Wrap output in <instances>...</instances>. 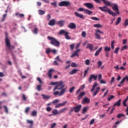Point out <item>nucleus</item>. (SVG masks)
<instances>
[{
    "label": "nucleus",
    "instance_id": "44",
    "mask_svg": "<svg viewBox=\"0 0 128 128\" xmlns=\"http://www.w3.org/2000/svg\"><path fill=\"white\" fill-rule=\"evenodd\" d=\"M16 16H18L20 18H24V14H20V13H18V12L16 14Z\"/></svg>",
    "mask_w": 128,
    "mask_h": 128
},
{
    "label": "nucleus",
    "instance_id": "2",
    "mask_svg": "<svg viewBox=\"0 0 128 128\" xmlns=\"http://www.w3.org/2000/svg\"><path fill=\"white\" fill-rule=\"evenodd\" d=\"M99 10H102V12H108L109 14L112 16H116V12L111 11L110 8H108L107 5H106L103 7H99Z\"/></svg>",
    "mask_w": 128,
    "mask_h": 128
},
{
    "label": "nucleus",
    "instance_id": "55",
    "mask_svg": "<svg viewBox=\"0 0 128 128\" xmlns=\"http://www.w3.org/2000/svg\"><path fill=\"white\" fill-rule=\"evenodd\" d=\"M86 33L84 31L82 32L81 36H82L83 38H86Z\"/></svg>",
    "mask_w": 128,
    "mask_h": 128
},
{
    "label": "nucleus",
    "instance_id": "50",
    "mask_svg": "<svg viewBox=\"0 0 128 128\" xmlns=\"http://www.w3.org/2000/svg\"><path fill=\"white\" fill-rule=\"evenodd\" d=\"M4 108L6 114H8V107L6 106H4Z\"/></svg>",
    "mask_w": 128,
    "mask_h": 128
},
{
    "label": "nucleus",
    "instance_id": "36",
    "mask_svg": "<svg viewBox=\"0 0 128 128\" xmlns=\"http://www.w3.org/2000/svg\"><path fill=\"white\" fill-rule=\"evenodd\" d=\"M94 27L96 28H102V26L100 24H94Z\"/></svg>",
    "mask_w": 128,
    "mask_h": 128
},
{
    "label": "nucleus",
    "instance_id": "43",
    "mask_svg": "<svg viewBox=\"0 0 128 128\" xmlns=\"http://www.w3.org/2000/svg\"><path fill=\"white\" fill-rule=\"evenodd\" d=\"M111 48L114 50V41L112 40L111 42Z\"/></svg>",
    "mask_w": 128,
    "mask_h": 128
},
{
    "label": "nucleus",
    "instance_id": "41",
    "mask_svg": "<svg viewBox=\"0 0 128 128\" xmlns=\"http://www.w3.org/2000/svg\"><path fill=\"white\" fill-rule=\"evenodd\" d=\"M26 122L27 124H30L31 126H32L34 125V122H32V120H27Z\"/></svg>",
    "mask_w": 128,
    "mask_h": 128
},
{
    "label": "nucleus",
    "instance_id": "10",
    "mask_svg": "<svg viewBox=\"0 0 128 128\" xmlns=\"http://www.w3.org/2000/svg\"><path fill=\"white\" fill-rule=\"evenodd\" d=\"M68 28H70L71 30H74V28H76V26L74 23L70 22L68 26Z\"/></svg>",
    "mask_w": 128,
    "mask_h": 128
},
{
    "label": "nucleus",
    "instance_id": "52",
    "mask_svg": "<svg viewBox=\"0 0 128 128\" xmlns=\"http://www.w3.org/2000/svg\"><path fill=\"white\" fill-rule=\"evenodd\" d=\"M85 64L88 66L90 64V60L87 59L85 60Z\"/></svg>",
    "mask_w": 128,
    "mask_h": 128
},
{
    "label": "nucleus",
    "instance_id": "18",
    "mask_svg": "<svg viewBox=\"0 0 128 128\" xmlns=\"http://www.w3.org/2000/svg\"><path fill=\"white\" fill-rule=\"evenodd\" d=\"M54 69H50L48 72V76L50 78H52V72H54Z\"/></svg>",
    "mask_w": 128,
    "mask_h": 128
},
{
    "label": "nucleus",
    "instance_id": "34",
    "mask_svg": "<svg viewBox=\"0 0 128 128\" xmlns=\"http://www.w3.org/2000/svg\"><path fill=\"white\" fill-rule=\"evenodd\" d=\"M38 29L37 28H35L34 30H32V32L34 33V34H38Z\"/></svg>",
    "mask_w": 128,
    "mask_h": 128
},
{
    "label": "nucleus",
    "instance_id": "19",
    "mask_svg": "<svg viewBox=\"0 0 128 128\" xmlns=\"http://www.w3.org/2000/svg\"><path fill=\"white\" fill-rule=\"evenodd\" d=\"M74 14L76 16H77L78 18H84V15L80 14H78V12H74Z\"/></svg>",
    "mask_w": 128,
    "mask_h": 128
},
{
    "label": "nucleus",
    "instance_id": "24",
    "mask_svg": "<svg viewBox=\"0 0 128 128\" xmlns=\"http://www.w3.org/2000/svg\"><path fill=\"white\" fill-rule=\"evenodd\" d=\"M42 98L44 100H50V96H48V95H44V94H42Z\"/></svg>",
    "mask_w": 128,
    "mask_h": 128
},
{
    "label": "nucleus",
    "instance_id": "56",
    "mask_svg": "<svg viewBox=\"0 0 128 128\" xmlns=\"http://www.w3.org/2000/svg\"><path fill=\"white\" fill-rule=\"evenodd\" d=\"M118 50H120V48H116L114 51V54H118Z\"/></svg>",
    "mask_w": 128,
    "mask_h": 128
},
{
    "label": "nucleus",
    "instance_id": "37",
    "mask_svg": "<svg viewBox=\"0 0 128 128\" xmlns=\"http://www.w3.org/2000/svg\"><path fill=\"white\" fill-rule=\"evenodd\" d=\"M104 52H110V48L106 46L104 48Z\"/></svg>",
    "mask_w": 128,
    "mask_h": 128
},
{
    "label": "nucleus",
    "instance_id": "46",
    "mask_svg": "<svg viewBox=\"0 0 128 128\" xmlns=\"http://www.w3.org/2000/svg\"><path fill=\"white\" fill-rule=\"evenodd\" d=\"M98 68H100V66H102V61H98Z\"/></svg>",
    "mask_w": 128,
    "mask_h": 128
},
{
    "label": "nucleus",
    "instance_id": "26",
    "mask_svg": "<svg viewBox=\"0 0 128 128\" xmlns=\"http://www.w3.org/2000/svg\"><path fill=\"white\" fill-rule=\"evenodd\" d=\"M84 94H86V92H82L81 93H80V94H79L78 98V100H80L82 98V96H84Z\"/></svg>",
    "mask_w": 128,
    "mask_h": 128
},
{
    "label": "nucleus",
    "instance_id": "5",
    "mask_svg": "<svg viewBox=\"0 0 128 128\" xmlns=\"http://www.w3.org/2000/svg\"><path fill=\"white\" fill-rule=\"evenodd\" d=\"M66 88H62L61 89V91L58 92V91H56L54 92V96H58V94L59 96H63V94H64V92H66Z\"/></svg>",
    "mask_w": 128,
    "mask_h": 128
},
{
    "label": "nucleus",
    "instance_id": "15",
    "mask_svg": "<svg viewBox=\"0 0 128 128\" xmlns=\"http://www.w3.org/2000/svg\"><path fill=\"white\" fill-rule=\"evenodd\" d=\"M86 48H88L90 52H94V45L92 44H88L86 46Z\"/></svg>",
    "mask_w": 128,
    "mask_h": 128
},
{
    "label": "nucleus",
    "instance_id": "29",
    "mask_svg": "<svg viewBox=\"0 0 128 128\" xmlns=\"http://www.w3.org/2000/svg\"><path fill=\"white\" fill-rule=\"evenodd\" d=\"M84 13L86 14L90 15L92 14V12L86 9Z\"/></svg>",
    "mask_w": 128,
    "mask_h": 128
},
{
    "label": "nucleus",
    "instance_id": "58",
    "mask_svg": "<svg viewBox=\"0 0 128 128\" xmlns=\"http://www.w3.org/2000/svg\"><path fill=\"white\" fill-rule=\"evenodd\" d=\"M37 80L40 82V84H42V80L40 78H37Z\"/></svg>",
    "mask_w": 128,
    "mask_h": 128
},
{
    "label": "nucleus",
    "instance_id": "21",
    "mask_svg": "<svg viewBox=\"0 0 128 128\" xmlns=\"http://www.w3.org/2000/svg\"><path fill=\"white\" fill-rule=\"evenodd\" d=\"M78 72V69H74L71 72H69V74H76Z\"/></svg>",
    "mask_w": 128,
    "mask_h": 128
},
{
    "label": "nucleus",
    "instance_id": "16",
    "mask_svg": "<svg viewBox=\"0 0 128 128\" xmlns=\"http://www.w3.org/2000/svg\"><path fill=\"white\" fill-rule=\"evenodd\" d=\"M6 44L7 48H10V40L8 39V37L6 36Z\"/></svg>",
    "mask_w": 128,
    "mask_h": 128
},
{
    "label": "nucleus",
    "instance_id": "23",
    "mask_svg": "<svg viewBox=\"0 0 128 128\" xmlns=\"http://www.w3.org/2000/svg\"><path fill=\"white\" fill-rule=\"evenodd\" d=\"M102 48H100L94 54V56H98L100 54V52H102Z\"/></svg>",
    "mask_w": 128,
    "mask_h": 128
},
{
    "label": "nucleus",
    "instance_id": "49",
    "mask_svg": "<svg viewBox=\"0 0 128 128\" xmlns=\"http://www.w3.org/2000/svg\"><path fill=\"white\" fill-rule=\"evenodd\" d=\"M36 90H38V92L42 90V86L41 85L37 86Z\"/></svg>",
    "mask_w": 128,
    "mask_h": 128
},
{
    "label": "nucleus",
    "instance_id": "47",
    "mask_svg": "<svg viewBox=\"0 0 128 128\" xmlns=\"http://www.w3.org/2000/svg\"><path fill=\"white\" fill-rule=\"evenodd\" d=\"M126 48H128V46L126 45H125L122 47L120 50L121 52H122V50H126Z\"/></svg>",
    "mask_w": 128,
    "mask_h": 128
},
{
    "label": "nucleus",
    "instance_id": "14",
    "mask_svg": "<svg viewBox=\"0 0 128 128\" xmlns=\"http://www.w3.org/2000/svg\"><path fill=\"white\" fill-rule=\"evenodd\" d=\"M80 108H82V106L80 104L74 107V112H78L80 110Z\"/></svg>",
    "mask_w": 128,
    "mask_h": 128
},
{
    "label": "nucleus",
    "instance_id": "28",
    "mask_svg": "<svg viewBox=\"0 0 128 128\" xmlns=\"http://www.w3.org/2000/svg\"><path fill=\"white\" fill-rule=\"evenodd\" d=\"M104 4V5L106 6H112V4L110 3V2L106 0L105 1H104V2H103Z\"/></svg>",
    "mask_w": 128,
    "mask_h": 128
},
{
    "label": "nucleus",
    "instance_id": "51",
    "mask_svg": "<svg viewBox=\"0 0 128 128\" xmlns=\"http://www.w3.org/2000/svg\"><path fill=\"white\" fill-rule=\"evenodd\" d=\"M22 99L23 100L26 101V97L24 94H22Z\"/></svg>",
    "mask_w": 128,
    "mask_h": 128
},
{
    "label": "nucleus",
    "instance_id": "3",
    "mask_svg": "<svg viewBox=\"0 0 128 128\" xmlns=\"http://www.w3.org/2000/svg\"><path fill=\"white\" fill-rule=\"evenodd\" d=\"M47 38L49 40H50V44H52V46H60V43L54 38L48 36Z\"/></svg>",
    "mask_w": 128,
    "mask_h": 128
},
{
    "label": "nucleus",
    "instance_id": "45",
    "mask_svg": "<svg viewBox=\"0 0 128 128\" xmlns=\"http://www.w3.org/2000/svg\"><path fill=\"white\" fill-rule=\"evenodd\" d=\"M86 9L82 8H80L78 10H77V12H85Z\"/></svg>",
    "mask_w": 128,
    "mask_h": 128
},
{
    "label": "nucleus",
    "instance_id": "60",
    "mask_svg": "<svg viewBox=\"0 0 128 128\" xmlns=\"http://www.w3.org/2000/svg\"><path fill=\"white\" fill-rule=\"evenodd\" d=\"M94 124V119H92L90 122V126H92V124Z\"/></svg>",
    "mask_w": 128,
    "mask_h": 128
},
{
    "label": "nucleus",
    "instance_id": "57",
    "mask_svg": "<svg viewBox=\"0 0 128 128\" xmlns=\"http://www.w3.org/2000/svg\"><path fill=\"white\" fill-rule=\"evenodd\" d=\"M70 48L71 50H74V44H70Z\"/></svg>",
    "mask_w": 128,
    "mask_h": 128
},
{
    "label": "nucleus",
    "instance_id": "54",
    "mask_svg": "<svg viewBox=\"0 0 128 128\" xmlns=\"http://www.w3.org/2000/svg\"><path fill=\"white\" fill-rule=\"evenodd\" d=\"M91 20H100V18L96 17H91Z\"/></svg>",
    "mask_w": 128,
    "mask_h": 128
},
{
    "label": "nucleus",
    "instance_id": "53",
    "mask_svg": "<svg viewBox=\"0 0 128 128\" xmlns=\"http://www.w3.org/2000/svg\"><path fill=\"white\" fill-rule=\"evenodd\" d=\"M30 107H27L24 111L25 114H28L30 112Z\"/></svg>",
    "mask_w": 128,
    "mask_h": 128
},
{
    "label": "nucleus",
    "instance_id": "59",
    "mask_svg": "<svg viewBox=\"0 0 128 128\" xmlns=\"http://www.w3.org/2000/svg\"><path fill=\"white\" fill-rule=\"evenodd\" d=\"M58 102H60V100L58 99L54 100L52 102V104H58Z\"/></svg>",
    "mask_w": 128,
    "mask_h": 128
},
{
    "label": "nucleus",
    "instance_id": "20",
    "mask_svg": "<svg viewBox=\"0 0 128 128\" xmlns=\"http://www.w3.org/2000/svg\"><path fill=\"white\" fill-rule=\"evenodd\" d=\"M126 80H127L128 82V76H126L125 77H124V78L122 79V81L120 82V84H124Z\"/></svg>",
    "mask_w": 128,
    "mask_h": 128
},
{
    "label": "nucleus",
    "instance_id": "7",
    "mask_svg": "<svg viewBox=\"0 0 128 128\" xmlns=\"http://www.w3.org/2000/svg\"><path fill=\"white\" fill-rule=\"evenodd\" d=\"M98 33L99 34H104V32L100 31V29H98V30H96V33H95L96 38L97 40H100V38H102L100 37V34H98Z\"/></svg>",
    "mask_w": 128,
    "mask_h": 128
},
{
    "label": "nucleus",
    "instance_id": "13",
    "mask_svg": "<svg viewBox=\"0 0 128 128\" xmlns=\"http://www.w3.org/2000/svg\"><path fill=\"white\" fill-rule=\"evenodd\" d=\"M68 104V101H64L63 103L56 104L55 106L56 108H60V106H66V104Z\"/></svg>",
    "mask_w": 128,
    "mask_h": 128
},
{
    "label": "nucleus",
    "instance_id": "12",
    "mask_svg": "<svg viewBox=\"0 0 128 128\" xmlns=\"http://www.w3.org/2000/svg\"><path fill=\"white\" fill-rule=\"evenodd\" d=\"M90 100L88 97H85L82 100V104H90Z\"/></svg>",
    "mask_w": 128,
    "mask_h": 128
},
{
    "label": "nucleus",
    "instance_id": "33",
    "mask_svg": "<svg viewBox=\"0 0 128 128\" xmlns=\"http://www.w3.org/2000/svg\"><path fill=\"white\" fill-rule=\"evenodd\" d=\"M31 114L32 116H36L38 114V112H36V110H34L32 112Z\"/></svg>",
    "mask_w": 128,
    "mask_h": 128
},
{
    "label": "nucleus",
    "instance_id": "4",
    "mask_svg": "<svg viewBox=\"0 0 128 128\" xmlns=\"http://www.w3.org/2000/svg\"><path fill=\"white\" fill-rule=\"evenodd\" d=\"M68 32H66V30H62L59 32V34H64L65 38H66V40H70L71 38L70 37V36H68Z\"/></svg>",
    "mask_w": 128,
    "mask_h": 128
},
{
    "label": "nucleus",
    "instance_id": "64",
    "mask_svg": "<svg viewBox=\"0 0 128 128\" xmlns=\"http://www.w3.org/2000/svg\"><path fill=\"white\" fill-rule=\"evenodd\" d=\"M98 80L100 82L102 80V74H99L98 75Z\"/></svg>",
    "mask_w": 128,
    "mask_h": 128
},
{
    "label": "nucleus",
    "instance_id": "39",
    "mask_svg": "<svg viewBox=\"0 0 128 128\" xmlns=\"http://www.w3.org/2000/svg\"><path fill=\"white\" fill-rule=\"evenodd\" d=\"M122 116H126V115L124 114H119L117 115L116 118H120Z\"/></svg>",
    "mask_w": 128,
    "mask_h": 128
},
{
    "label": "nucleus",
    "instance_id": "31",
    "mask_svg": "<svg viewBox=\"0 0 128 128\" xmlns=\"http://www.w3.org/2000/svg\"><path fill=\"white\" fill-rule=\"evenodd\" d=\"M121 20H122V18L120 17H118L117 18L116 21V25L118 26V24H120V22Z\"/></svg>",
    "mask_w": 128,
    "mask_h": 128
},
{
    "label": "nucleus",
    "instance_id": "30",
    "mask_svg": "<svg viewBox=\"0 0 128 128\" xmlns=\"http://www.w3.org/2000/svg\"><path fill=\"white\" fill-rule=\"evenodd\" d=\"M122 102V100L120 99L116 103H115L114 104V106H120V102Z\"/></svg>",
    "mask_w": 128,
    "mask_h": 128
},
{
    "label": "nucleus",
    "instance_id": "62",
    "mask_svg": "<svg viewBox=\"0 0 128 128\" xmlns=\"http://www.w3.org/2000/svg\"><path fill=\"white\" fill-rule=\"evenodd\" d=\"M77 66H78V65H76V63L72 62V64H71V66L72 68H76Z\"/></svg>",
    "mask_w": 128,
    "mask_h": 128
},
{
    "label": "nucleus",
    "instance_id": "48",
    "mask_svg": "<svg viewBox=\"0 0 128 128\" xmlns=\"http://www.w3.org/2000/svg\"><path fill=\"white\" fill-rule=\"evenodd\" d=\"M124 26H128V19H126L124 22Z\"/></svg>",
    "mask_w": 128,
    "mask_h": 128
},
{
    "label": "nucleus",
    "instance_id": "38",
    "mask_svg": "<svg viewBox=\"0 0 128 128\" xmlns=\"http://www.w3.org/2000/svg\"><path fill=\"white\" fill-rule=\"evenodd\" d=\"M88 106L84 107L82 110V113L86 114V110H88Z\"/></svg>",
    "mask_w": 128,
    "mask_h": 128
},
{
    "label": "nucleus",
    "instance_id": "6",
    "mask_svg": "<svg viewBox=\"0 0 128 128\" xmlns=\"http://www.w3.org/2000/svg\"><path fill=\"white\" fill-rule=\"evenodd\" d=\"M58 6H66V8L70 6V2L68 1H62L59 2Z\"/></svg>",
    "mask_w": 128,
    "mask_h": 128
},
{
    "label": "nucleus",
    "instance_id": "42",
    "mask_svg": "<svg viewBox=\"0 0 128 128\" xmlns=\"http://www.w3.org/2000/svg\"><path fill=\"white\" fill-rule=\"evenodd\" d=\"M54 60H57L58 62H62V60H60V56H57Z\"/></svg>",
    "mask_w": 128,
    "mask_h": 128
},
{
    "label": "nucleus",
    "instance_id": "32",
    "mask_svg": "<svg viewBox=\"0 0 128 128\" xmlns=\"http://www.w3.org/2000/svg\"><path fill=\"white\" fill-rule=\"evenodd\" d=\"M66 110H68V108H64L61 109L59 111V114H62V112H66Z\"/></svg>",
    "mask_w": 128,
    "mask_h": 128
},
{
    "label": "nucleus",
    "instance_id": "63",
    "mask_svg": "<svg viewBox=\"0 0 128 128\" xmlns=\"http://www.w3.org/2000/svg\"><path fill=\"white\" fill-rule=\"evenodd\" d=\"M74 90V87H72L70 89L69 92H70V94H72Z\"/></svg>",
    "mask_w": 128,
    "mask_h": 128
},
{
    "label": "nucleus",
    "instance_id": "11",
    "mask_svg": "<svg viewBox=\"0 0 128 128\" xmlns=\"http://www.w3.org/2000/svg\"><path fill=\"white\" fill-rule=\"evenodd\" d=\"M84 6L89 10H92V8H94V4H92V3H85Z\"/></svg>",
    "mask_w": 128,
    "mask_h": 128
},
{
    "label": "nucleus",
    "instance_id": "27",
    "mask_svg": "<svg viewBox=\"0 0 128 128\" xmlns=\"http://www.w3.org/2000/svg\"><path fill=\"white\" fill-rule=\"evenodd\" d=\"M74 56H78V58L80 56L78 53L76 51L72 54V56H70V58H74Z\"/></svg>",
    "mask_w": 128,
    "mask_h": 128
},
{
    "label": "nucleus",
    "instance_id": "9",
    "mask_svg": "<svg viewBox=\"0 0 128 128\" xmlns=\"http://www.w3.org/2000/svg\"><path fill=\"white\" fill-rule=\"evenodd\" d=\"M92 78L94 80H96V79L98 78V75L94 76V74H91L88 78L89 82H92Z\"/></svg>",
    "mask_w": 128,
    "mask_h": 128
},
{
    "label": "nucleus",
    "instance_id": "35",
    "mask_svg": "<svg viewBox=\"0 0 128 128\" xmlns=\"http://www.w3.org/2000/svg\"><path fill=\"white\" fill-rule=\"evenodd\" d=\"M38 14H40V16H42V15L44 14H46V12L43 11L42 10H39Z\"/></svg>",
    "mask_w": 128,
    "mask_h": 128
},
{
    "label": "nucleus",
    "instance_id": "40",
    "mask_svg": "<svg viewBox=\"0 0 128 128\" xmlns=\"http://www.w3.org/2000/svg\"><path fill=\"white\" fill-rule=\"evenodd\" d=\"M114 98V96L112 95H110V96H108L107 98V100H108V102H110V100H112V98Z\"/></svg>",
    "mask_w": 128,
    "mask_h": 128
},
{
    "label": "nucleus",
    "instance_id": "17",
    "mask_svg": "<svg viewBox=\"0 0 128 128\" xmlns=\"http://www.w3.org/2000/svg\"><path fill=\"white\" fill-rule=\"evenodd\" d=\"M48 24H49V26H54L56 24V20L54 19L50 20Z\"/></svg>",
    "mask_w": 128,
    "mask_h": 128
},
{
    "label": "nucleus",
    "instance_id": "1",
    "mask_svg": "<svg viewBox=\"0 0 128 128\" xmlns=\"http://www.w3.org/2000/svg\"><path fill=\"white\" fill-rule=\"evenodd\" d=\"M64 82L60 81L58 82H50V86H54L55 84H56L53 90V92H54V90H62V88H64Z\"/></svg>",
    "mask_w": 128,
    "mask_h": 128
},
{
    "label": "nucleus",
    "instance_id": "22",
    "mask_svg": "<svg viewBox=\"0 0 128 128\" xmlns=\"http://www.w3.org/2000/svg\"><path fill=\"white\" fill-rule=\"evenodd\" d=\"M64 20H60L56 22V24L60 26H64Z\"/></svg>",
    "mask_w": 128,
    "mask_h": 128
},
{
    "label": "nucleus",
    "instance_id": "8",
    "mask_svg": "<svg viewBox=\"0 0 128 128\" xmlns=\"http://www.w3.org/2000/svg\"><path fill=\"white\" fill-rule=\"evenodd\" d=\"M112 8L113 10H114L116 12V14H120V10H118V5L116 4H114V6L112 7Z\"/></svg>",
    "mask_w": 128,
    "mask_h": 128
},
{
    "label": "nucleus",
    "instance_id": "61",
    "mask_svg": "<svg viewBox=\"0 0 128 128\" xmlns=\"http://www.w3.org/2000/svg\"><path fill=\"white\" fill-rule=\"evenodd\" d=\"M46 54H50V52H52V50H50V48H48L46 50Z\"/></svg>",
    "mask_w": 128,
    "mask_h": 128
},
{
    "label": "nucleus",
    "instance_id": "25",
    "mask_svg": "<svg viewBox=\"0 0 128 128\" xmlns=\"http://www.w3.org/2000/svg\"><path fill=\"white\" fill-rule=\"evenodd\" d=\"M100 87H97L96 88L95 92L93 93V96H96V95L98 94V92L100 91Z\"/></svg>",
    "mask_w": 128,
    "mask_h": 128
}]
</instances>
